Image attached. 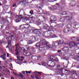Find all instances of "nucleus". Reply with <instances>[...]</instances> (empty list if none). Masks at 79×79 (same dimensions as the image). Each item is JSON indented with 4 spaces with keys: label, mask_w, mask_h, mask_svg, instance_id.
<instances>
[{
    "label": "nucleus",
    "mask_w": 79,
    "mask_h": 79,
    "mask_svg": "<svg viewBox=\"0 0 79 79\" xmlns=\"http://www.w3.org/2000/svg\"><path fill=\"white\" fill-rule=\"evenodd\" d=\"M64 42V40H59L57 41L53 42L52 43V45L53 46V48H57V46L60 45V44H63Z\"/></svg>",
    "instance_id": "obj_1"
},
{
    "label": "nucleus",
    "mask_w": 79,
    "mask_h": 79,
    "mask_svg": "<svg viewBox=\"0 0 79 79\" xmlns=\"http://www.w3.org/2000/svg\"><path fill=\"white\" fill-rule=\"evenodd\" d=\"M29 24H26L25 25V26L24 27V28H28L26 29L24 31V32L26 34H29V33L32 31V30L33 29V27H29Z\"/></svg>",
    "instance_id": "obj_2"
},
{
    "label": "nucleus",
    "mask_w": 79,
    "mask_h": 79,
    "mask_svg": "<svg viewBox=\"0 0 79 79\" xmlns=\"http://www.w3.org/2000/svg\"><path fill=\"white\" fill-rule=\"evenodd\" d=\"M38 40V38L36 37H34L33 36H31L30 38V40L29 41V44H31L34 42H35L36 40Z\"/></svg>",
    "instance_id": "obj_3"
},
{
    "label": "nucleus",
    "mask_w": 79,
    "mask_h": 79,
    "mask_svg": "<svg viewBox=\"0 0 79 79\" xmlns=\"http://www.w3.org/2000/svg\"><path fill=\"white\" fill-rule=\"evenodd\" d=\"M44 4L43 2H41L40 3V4H38L36 6L39 9H41L40 11H38L39 13H40L41 14V13H43V12H44V10L42 9V8H43V6Z\"/></svg>",
    "instance_id": "obj_4"
},
{
    "label": "nucleus",
    "mask_w": 79,
    "mask_h": 79,
    "mask_svg": "<svg viewBox=\"0 0 79 79\" xmlns=\"http://www.w3.org/2000/svg\"><path fill=\"white\" fill-rule=\"evenodd\" d=\"M32 31L33 32H34L36 35L38 36H40V35H41V33H42L40 30L34 29Z\"/></svg>",
    "instance_id": "obj_5"
},
{
    "label": "nucleus",
    "mask_w": 79,
    "mask_h": 79,
    "mask_svg": "<svg viewBox=\"0 0 79 79\" xmlns=\"http://www.w3.org/2000/svg\"><path fill=\"white\" fill-rule=\"evenodd\" d=\"M69 47L70 48H73V47H75L77 45H79V44H77L74 42L71 41L70 42L69 44Z\"/></svg>",
    "instance_id": "obj_6"
},
{
    "label": "nucleus",
    "mask_w": 79,
    "mask_h": 79,
    "mask_svg": "<svg viewBox=\"0 0 79 79\" xmlns=\"http://www.w3.org/2000/svg\"><path fill=\"white\" fill-rule=\"evenodd\" d=\"M49 61H57L58 58L56 57H55L53 56H50L48 57Z\"/></svg>",
    "instance_id": "obj_7"
},
{
    "label": "nucleus",
    "mask_w": 79,
    "mask_h": 79,
    "mask_svg": "<svg viewBox=\"0 0 79 79\" xmlns=\"http://www.w3.org/2000/svg\"><path fill=\"white\" fill-rule=\"evenodd\" d=\"M43 29H46V30L48 31H50L51 30L50 27L47 24H43Z\"/></svg>",
    "instance_id": "obj_8"
},
{
    "label": "nucleus",
    "mask_w": 79,
    "mask_h": 79,
    "mask_svg": "<svg viewBox=\"0 0 79 79\" xmlns=\"http://www.w3.org/2000/svg\"><path fill=\"white\" fill-rule=\"evenodd\" d=\"M48 64L49 65H48L49 66H51V67H53L55 66V63L52 61L48 60Z\"/></svg>",
    "instance_id": "obj_9"
},
{
    "label": "nucleus",
    "mask_w": 79,
    "mask_h": 79,
    "mask_svg": "<svg viewBox=\"0 0 79 79\" xmlns=\"http://www.w3.org/2000/svg\"><path fill=\"white\" fill-rule=\"evenodd\" d=\"M17 19H16L15 21L16 22V23H18V22H20L21 21V19L23 18L22 16L21 15L18 16L17 15L16 16Z\"/></svg>",
    "instance_id": "obj_10"
},
{
    "label": "nucleus",
    "mask_w": 79,
    "mask_h": 79,
    "mask_svg": "<svg viewBox=\"0 0 79 79\" xmlns=\"http://www.w3.org/2000/svg\"><path fill=\"white\" fill-rule=\"evenodd\" d=\"M40 45H47V43L45 40L44 39H41L40 42Z\"/></svg>",
    "instance_id": "obj_11"
},
{
    "label": "nucleus",
    "mask_w": 79,
    "mask_h": 79,
    "mask_svg": "<svg viewBox=\"0 0 79 79\" xmlns=\"http://www.w3.org/2000/svg\"><path fill=\"white\" fill-rule=\"evenodd\" d=\"M51 32L49 33V37L50 38H54L55 37H57L56 35L54 34H52Z\"/></svg>",
    "instance_id": "obj_12"
},
{
    "label": "nucleus",
    "mask_w": 79,
    "mask_h": 79,
    "mask_svg": "<svg viewBox=\"0 0 79 79\" xmlns=\"http://www.w3.org/2000/svg\"><path fill=\"white\" fill-rule=\"evenodd\" d=\"M51 19L50 20L49 22L51 24L53 22V21H56V18L54 17H51Z\"/></svg>",
    "instance_id": "obj_13"
},
{
    "label": "nucleus",
    "mask_w": 79,
    "mask_h": 79,
    "mask_svg": "<svg viewBox=\"0 0 79 79\" xmlns=\"http://www.w3.org/2000/svg\"><path fill=\"white\" fill-rule=\"evenodd\" d=\"M63 19H67L68 21H69V20H71L73 19V17L71 16H66L64 17Z\"/></svg>",
    "instance_id": "obj_14"
},
{
    "label": "nucleus",
    "mask_w": 79,
    "mask_h": 79,
    "mask_svg": "<svg viewBox=\"0 0 79 79\" xmlns=\"http://www.w3.org/2000/svg\"><path fill=\"white\" fill-rule=\"evenodd\" d=\"M16 50H24V49L22 47H19V45L18 44H17L16 45Z\"/></svg>",
    "instance_id": "obj_15"
},
{
    "label": "nucleus",
    "mask_w": 79,
    "mask_h": 79,
    "mask_svg": "<svg viewBox=\"0 0 79 79\" xmlns=\"http://www.w3.org/2000/svg\"><path fill=\"white\" fill-rule=\"evenodd\" d=\"M11 38L12 39V40L15 41V40H17V37L15 35V34L11 36Z\"/></svg>",
    "instance_id": "obj_16"
},
{
    "label": "nucleus",
    "mask_w": 79,
    "mask_h": 79,
    "mask_svg": "<svg viewBox=\"0 0 79 79\" xmlns=\"http://www.w3.org/2000/svg\"><path fill=\"white\" fill-rule=\"evenodd\" d=\"M46 45V47L48 48H53V43L52 44V46H51V45L50 44H47V43Z\"/></svg>",
    "instance_id": "obj_17"
},
{
    "label": "nucleus",
    "mask_w": 79,
    "mask_h": 79,
    "mask_svg": "<svg viewBox=\"0 0 79 79\" xmlns=\"http://www.w3.org/2000/svg\"><path fill=\"white\" fill-rule=\"evenodd\" d=\"M23 52H24V53H26V54L27 55V56H30V55H31V52H27V51H26V50H23Z\"/></svg>",
    "instance_id": "obj_18"
},
{
    "label": "nucleus",
    "mask_w": 79,
    "mask_h": 79,
    "mask_svg": "<svg viewBox=\"0 0 79 79\" xmlns=\"http://www.w3.org/2000/svg\"><path fill=\"white\" fill-rule=\"evenodd\" d=\"M49 9L50 10H56V9H57V7L55 6H52L51 7H49Z\"/></svg>",
    "instance_id": "obj_19"
},
{
    "label": "nucleus",
    "mask_w": 79,
    "mask_h": 79,
    "mask_svg": "<svg viewBox=\"0 0 79 79\" xmlns=\"http://www.w3.org/2000/svg\"><path fill=\"white\" fill-rule=\"evenodd\" d=\"M69 31V28H65L64 31L65 33H68V32Z\"/></svg>",
    "instance_id": "obj_20"
},
{
    "label": "nucleus",
    "mask_w": 79,
    "mask_h": 79,
    "mask_svg": "<svg viewBox=\"0 0 79 79\" xmlns=\"http://www.w3.org/2000/svg\"><path fill=\"white\" fill-rule=\"evenodd\" d=\"M19 2H20V3H21V4H24V5H25L26 4V3L24 1H21V0H19Z\"/></svg>",
    "instance_id": "obj_21"
},
{
    "label": "nucleus",
    "mask_w": 79,
    "mask_h": 79,
    "mask_svg": "<svg viewBox=\"0 0 79 79\" xmlns=\"http://www.w3.org/2000/svg\"><path fill=\"white\" fill-rule=\"evenodd\" d=\"M17 58L18 60H15V62H16V63H18V64H19V60L20 59V57H19V56H17Z\"/></svg>",
    "instance_id": "obj_22"
},
{
    "label": "nucleus",
    "mask_w": 79,
    "mask_h": 79,
    "mask_svg": "<svg viewBox=\"0 0 79 79\" xmlns=\"http://www.w3.org/2000/svg\"><path fill=\"white\" fill-rule=\"evenodd\" d=\"M15 51L16 52H17L16 53L17 55H18L19 54V53H20V52H21L19 50H15Z\"/></svg>",
    "instance_id": "obj_23"
},
{
    "label": "nucleus",
    "mask_w": 79,
    "mask_h": 79,
    "mask_svg": "<svg viewBox=\"0 0 79 79\" xmlns=\"http://www.w3.org/2000/svg\"><path fill=\"white\" fill-rule=\"evenodd\" d=\"M37 58V57L35 56H33L31 57V59L33 60V61H34L35 60V59Z\"/></svg>",
    "instance_id": "obj_24"
},
{
    "label": "nucleus",
    "mask_w": 79,
    "mask_h": 79,
    "mask_svg": "<svg viewBox=\"0 0 79 79\" xmlns=\"http://www.w3.org/2000/svg\"><path fill=\"white\" fill-rule=\"evenodd\" d=\"M37 22V23L38 24H39V25L41 24V20H40V19L38 20Z\"/></svg>",
    "instance_id": "obj_25"
},
{
    "label": "nucleus",
    "mask_w": 79,
    "mask_h": 79,
    "mask_svg": "<svg viewBox=\"0 0 79 79\" xmlns=\"http://www.w3.org/2000/svg\"><path fill=\"white\" fill-rule=\"evenodd\" d=\"M60 68V65H57L56 68V69H59Z\"/></svg>",
    "instance_id": "obj_26"
},
{
    "label": "nucleus",
    "mask_w": 79,
    "mask_h": 79,
    "mask_svg": "<svg viewBox=\"0 0 79 79\" xmlns=\"http://www.w3.org/2000/svg\"><path fill=\"white\" fill-rule=\"evenodd\" d=\"M40 44L39 43H37L35 44V46L37 47H40Z\"/></svg>",
    "instance_id": "obj_27"
},
{
    "label": "nucleus",
    "mask_w": 79,
    "mask_h": 79,
    "mask_svg": "<svg viewBox=\"0 0 79 79\" xmlns=\"http://www.w3.org/2000/svg\"><path fill=\"white\" fill-rule=\"evenodd\" d=\"M29 17L26 16L24 18V21H27V20H29Z\"/></svg>",
    "instance_id": "obj_28"
},
{
    "label": "nucleus",
    "mask_w": 79,
    "mask_h": 79,
    "mask_svg": "<svg viewBox=\"0 0 79 79\" xmlns=\"http://www.w3.org/2000/svg\"><path fill=\"white\" fill-rule=\"evenodd\" d=\"M45 48H47V47H40L39 48V50H41V49L43 50H45Z\"/></svg>",
    "instance_id": "obj_29"
},
{
    "label": "nucleus",
    "mask_w": 79,
    "mask_h": 79,
    "mask_svg": "<svg viewBox=\"0 0 79 79\" xmlns=\"http://www.w3.org/2000/svg\"><path fill=\"white\" fill-rule=\"evenodd\" d=\"M26 74H30L32 73V71H26Z\"/></svg>",
    "instance_id": "obj_30"
},
{
    "label": "nucleus",
    "mask_w": 79,
    "mask_h": 79,
    "mask_svg": "<svg viewBox=\"0 0 79 79\" xmlns=\"http://www.w3.org/2000/svg\"><path fill=\"white\" fill-rule=\"evenodd\" d=\"M62 50H69V48L68 47H64L62 48Z\"/></svg>",
    "instance_id": "obj_31"
},
{
    "label": "nucleus",
    "mask_w": 79,
    "mask_h": 79,
    "mask_svg": "<svg viewBox=\"0 0 79 79\" xmlns=\"http://www.w3.org/2000/svg\"><path fill=\"white\" fill-rule=\"evenodd\" d=\"M11 37H8L7 38V41H10V40H11Z\"/></svg>",
    "instance_id": "obj_32"
},
{
    "label": "nucleus",
    "mask_w": 79,
    "mask_h": 79,
    "mask_svg": "<svg viewBox=\"0 0 79 79\" xmlns=\"http://www.w3.org/2000/svg\"><path fill=\"white\" fill-rule=\"evenodd\" d=\"M34 73H36L37 74H40L41 73V72L37 71L34 72Z\"/></svg>",
    "instance_id": "obj_33"
},
{
    "label": "nucleus",
    "mask_w": 79,
    "mask_h": 79,
    "mask_svg": "<svg viewBox=\"0 0 79 79\" xmlns=\"http://www.w3.org/2000/svg\"><path fill=\"white\" fill-rule=\"evenodd\" d=\"M0 57L1 58H2L3 60H6V58H5V57L4 56H0Z\"/></svg>",
    "instance_id": "obj_34"
},
{
    "label": "nucleus",
    "mask_w": 79,
    "mask_h": 79,
    "mask_svg": "<svg viewBox=\"0 0 79 79\" xmlns=\"http://www.w3.org/2000/svg\"><path fill=\"white\" fill-rule=\"evenodd\" d=\"M30 13L31 15H33L34 14V12L32 10H31L30 11Z\"/></svg>",
    "instance_id": "obj_35"
},
{
    "label": "nucleus",
    "mask_w": 79,
    "mask_h": 79,
    "mask_svg": "<svg viewBox=\"0 0 79 79\" xmlns=\"http://www.w3.org/2000/svg\"><path fill=\"white\" fill-rule=\"evenodd\" d=\"M25 48H26L27 50H29V47L28 46H25Z\"/></svg>",
    "instance_id": "obj_36"
},
{
    "label": "nucleus",
    "mask_w": 79,
    "mask_h": 79,
    "mask_svg": "<svg viewBox=\"0 0 79 79\" xmlns=\"http://www.w3.org/2000/svg\"><path fill=\"white\" fill-rule=\"evenodd\" d=\"M12 60V59H11V58L7 60V61H8V62H11Z\"/></svg>",
    "instance_id": "obj_37"
},
{
    "label": "nucleus",
    "mask_w": 79,
    "mask_h": 79,
    "mask_svg": "<svg viewBox=\"0 0 79 79\" xmlns=\"http://www.w3.org/2000/svg\"><path fill=\"white\" fill-rule=\"evenodd\" d=\"M11 40L8 41V45H11Z\"/></svg>",
    "instance_id": "obj_38"
},
{
    "label": "nucleus",
    "mask_w": 79,
    "mask_h": 79,
    "mask_svg": "<svg viewBox=\"0 0 79 79\" xmlns=\"http://www.w3.org/2000/svg\"><path fill=\"white\" fill-rule=\"evenodd\" d=\"M4 41L3 40H0V44H3L4 43Z\"/></svg>",
    "instance_id": "obj_39"
},
{
    "label": "nucleus",
    "mask_w": 79,
    "mask_h": 79,
    "mask_svg": "<svg viewBox=\"0 0 79 79\" xmlns=\"http://www.w3.org/2000/svg\"><path fill=\"white\" fill-rule=\"evenodd\" d=\"M13 48L11 46L9 47V50H12Z\"/></svg>",
    "instance_id": "obj_40"
},
{
    "label": "nucleus",
    "mask_w": 79,
    "mask_h": 79,
    "mask_svg": "<svg viewBox=\"0 0 79 79\" xmlns=\"http://www.w3.org/2000/svg\"><path fill=\"white\" fill-rule=\"evenodd\" d=\"M19 76L20 77H23V74H21V73H20L19 75Z\"/></svg>",
    "instance_id": "obj_41"
},
{
    "label": "nucleus",
    "mask_w": 79,
    "mask_h": 79,
    "mask_svg": "<svg viewBox=\"0 0 79 79\" xmlns=\"http://www.w3.org/2000/svg\"><path fill=\"white\" fill-rule=\"evenodd\" d=\"M13 74H15V76H17L18 74H17V73H14V72H13Z\"/></svg>",
    "instance_id": "obj_42"
},
{
    "label": "nucleus",
    "mask_w": 79,
    "mask_h": 79,
    "mask_svg": "<svg viewBox=\"0 0 79 79\" xmlns=\"http://www.w3.org/2000/svg\"><path fill=\"white\" fill-rule=\"evenodd\" d=\"M35 50H31V53H35Z\"/></svg>",
    "instance_id": "obj_43"
},
{
    "label": "nucleus",
    "mask_w": 79,
    "mask_h": 79,
    "mask_svg": "<svg viewBox=\"0 0 79 79\" xmlns=\"http://www.w3.org/2000/svg\"><path fill=\"white\" fill-rule=\"evenodd\" d=\"M35 78L37 79H40V77H35Z\"/></svg>",
    "instance_id": "obj_44"
},
{
    "label": "nucleus",
    "mask_w": 79,
    "mask_h": 79,
    "mask_svg": "<svg viewBox=\"0 0 79 79\" xmlns=\"http://www.w3.org/2000/svg\"><path fill=\"white\" fill-rule=\"evenodd\" d=\"M76 38V37H73L72 38V40H75V39Z\"/></svg>",
    "instance_id": "obj_45"
},
{
    "label": "nucleus",
    "mask_w": 79,
    "mask_h": 79,
    "mask_svg": "<svg viewBox=\"0 0 79 79\" xmlns=\"http://www.w3.org/2000/svg\"><path fill=\"white\" fill-rule=\"evenodd\" d=\"M43 66H46V63L44 62V63H43Z\"/></svg>",
    "instance_id": "obj_46"
},
{
    "label": "nucleus",
    "mask_w": 79,
    "mask_h": 79,
    "mask_svg": "<svg viewBox=\"0 0 79 79\" xmlns=\"http://www.w3.org/2000/svg\"><path fill=\"white\" fill-rule=\"evenodd\" d=\"M5 70L6 71H7V72H8V71H9V70H8V69H7V68H5Z\"/></svg>",
    "instance_id": "obj_47"
},
{
    "label": "nucleus",
    "mask_w": 79,
    "mask_h": 79,
    "mask_svg": "<svg viewBox=\"0 0 79 79\" xmlns=\"http://www.w3.org/2000/svg\"><path fill=\"white\" fill-rule=\"evenodd\" d=\"M48 2H53V0H49Z\"/></svg>",
    "instance_id": "obj_48"
},
{
    "label": "nucleus",
    "mask_w": 79,
    "mask_h": 79,
    "mask_svg": "<svg viewBox=\"0 0 79 79\" xmlns=\"http://www.w3.org/2000/svg\"><path fill=\"white\" fill-rule=\"evenodd\" d=\"M16 6V4H14L13 5V7H15V6Z\"/></svg>",
    "instance_id": "obj_49"
},
{
    "label": "nucleus",
    "mask_w": 79,
    "mask_h": 79,
    "mask_svg": "<svg viewBox=\"0 0 79 79\" xmlns=\"http://www.w3.org/2000/svg\"><path fill=\"white\" fill-rule=\"evenodd\" d=\"M34 74H34V75H35V76H38L39 75V74L38 73H34Z\"/></svg>",
    "instance_id": "obj_50"
},
{
    "label": "nucleus",
    "mask_w": 79,
    "mask_h": 79,
    "mask_svg": "<svg viewBox=\"0 0 79 79\" xmlns=\"http://www.w3.org/2000/svg\"><path fill=\"white\" fill-rule=\"evenodd\" d=\"M63 14L62 15H66V11H63Z\"/></svg>",
    "instance_id": "obj_51"
},
{
    "label": "nucleus",
    "mask_w": 79,
    "mask_h": 79,
    "mask_svg": "<svg viewBox=\"0 0 79 79\" xmlns=\"http://www.w3.org/2000/svg\"><path fill=\"white\" fill-rule=\"evenodd\" d=\"M22 73H23V74H25V72L24 71H23L22 72Z\"/></svg>",
    "instance_id": "obj_52"
},
{
    "label": "nucleus",
    "mask_w": 79,
    "mask_h": 79,
    "mask_svg": "<svg viewBox=\"0 0 79 79\" xmlns=\"http://www.w3.org/2000/svg\"><path fill=\"white\" fill-rule=\"evenodd\" d=\"M2 69H3V68H2V67L0 66V71H1V70H2Z\"/></svg>",
    "instance_id": "obj_53"
},
{
    "label": "nucleus",
    "mask_w": 79,
    "mask_h": 79,
    "mask_svg": "<svg viewBox=\"0 0 79 79\" xmlns=\"http://www.w3.org/2000/svg\"><path fill=\"white\" fill-rule=\"evenodd\" d=\"M60 27H63V25H62V24H60Z\"/></svg>",
    "instance_id": "obj_54"
},
{
    "label": "nucleus",
    "mask_w": 79,
    "mask_h": 79,
    "mask_svg": "<svg viewBox=\"0 0 79 79\" xmlns=\"http://www.w3.org/2000/svg\"><path fill=\"white\" fill-rule=\"evenodd\" d=\"M10 56V55L8 53H7V57H9V56Z\"/></svg>",
    "instance_id": "obj_55"
},
{
    "label": "nucleus",
    "mask_w": 79,
    "mask_h": 79,
    "mask_svg": "<svg viewBox=\"0 0 79 79\" xmlns=\"http://www.w3.org/2000/svg\"><path fill=\"white\" fill-rule=\"evenodd\" d=\"M10 67H11V68L13 67V65H12V64H10Z\"/></svg>",
    "instance_id": "obj_56"
},
{
    "label": "nucleus",
    "mask_w": 79,
    "mask_h": 79,
    "mask_svg": "<svg viewBox=\"0 0 79 79\" xmlns=\"http://www.w3.org/2000/svg\"><path fill=\"white\" fill-rule=\"evenodd\" d=\"M77 41H78V42H79V37H78L77 39Z\"/></svg>",
    "instance_id": "obj_57"
},
{
    "label": "nucleus",
    "mask_w": 79,
    "mask_h": 79,
    "mask_svg": "<svg viewBox=\"0 0 79 79\" xmlns=\"http://www.w3.org/2000/svg\"><path fill=\"white\" fill-rule=\"evenodd\" d=\"M65 12H66V15H67V14L69 13V12L68 11H65Z\"/></svg>",
    "instance_id": "obj_58"
},
{
    "label": "nucleus",
    "mask_w": 79,
    "mask_h": 79,
    "mask_svg": "<svg viewBox=\"0 0 79 79\" xmlns=\"http://www.w3.org/2000/svg\"><path fill=\"white\" fill-rule=\"evenodd\" d=\"M6 19H2V21L3 22H4V21H5Z\"/></svg>",
    "instance_id": "obj_59"
},
{
    "label": "nucleus",
    "mask_w": 79,
    "mask_h": 79,
    "mask_svg": "<svg viewBox=\"0 0 79 79\" xmlns=\"http://www.w3.org/2000/svg\"><path fill=\"white\" fill-rule=\"evenodd\" d=\"M21 58H23V59H24V57L23 56H21Z\"/></svg>",
    "instance_id": "obj_60"
},
{
    "label": "nucleus",
    "mask_w": 79,
    "mask_h": 79,
    "mask_svg": "<svg viewBox=\"0 0 79 79\" xmlns=\"http://www.w3.org/2000/svg\"><path fill=\"white\" fill-rule=\"evenodd\" d=\"M31 77H32V78L33 79H34V76H31Z\"/></svg>",
    "instance_id": "obj_61"
},
{
    "label": "nucleus",
    "mask_w": 79,
    "mask_h": 79,
    "mask_svg": "<svg viewBox=\"0 0 79 79\" xmlns=\"http://www.w3.org/2000/svg\"><path fill=\"white\" fill-rule=\"evenodd\" d=\"M32 19H33V20H35V17H32Z\"/></svg>",
    "instance_id": "obj_62"
},
{
    "label": "nucleus",
    "mask_w": 79,
    "mask_h": 79,
    "mask_svg": "<svg viewBox=\"0 0 79 79\" xmlns=\"http://www.w3.org/2000/svg\"><path fill=\"white\" fill-rule=\"evenodd\" d=\"M57 5H58V6L60 5V4L59 3H57L56 4Z\"/></svg>",
    "instance_id": "obj_63"
},
{
    "label": "nucleus",
    "mask_w": 79,
    "mask_h": 79,
    "mask_svg": "<svg viewBox=\"0 0 79 79\" xmlns=\"http://www.w3.org/2000/svg\"><path fill=\"white\" fill-rule=\"evenodd\" d=\"M19 60H20V61H23V59H19Z\"/></svg>",
    "instance_id": "obj_64"
}]
</instances>
